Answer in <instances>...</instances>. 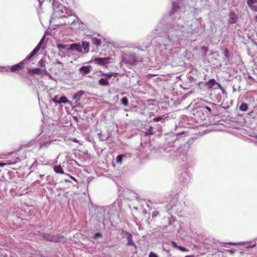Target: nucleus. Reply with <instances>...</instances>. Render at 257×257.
Returning a JSON list of instances; mask_svg holds the SVG:
<instances>
[{"label":"nucleus","instance_id":"obj_1","mask_svg":"<svg viewBox=\"0 0 257 257\" xmlns=\"http://www.w3.org/2000/svg\"><path fill=\"white\" fill-rule=\"evenodd\" d=\"M156 35L161 36L162 32L166 33L167 37L163 41L165 46H172L177 44L179 40L184 39L197 32V30L192 28V24L186 22L181 17L176 18L171 22L164 25L160 22L155 29Z\"/></svg>","mask_w":257,"mask_h":257},{"label":"nucleus","instance_id":"obj_2","mask_svg":"<svg viewBox=\"0 0 257 257\" xmlns=\"http://www.w3.org/2000/svg\"><path fill=\"white\" fill-rule=\"evenodd\" d=\"M23 62H21L16 65L12 66L11 67H0V72L6 71L8 72L11 71V72H16L20 70L22 68Z\"/></svg>","mask_w":257,"mask_h":257},{"label":"nucleus","instance_id":"obj_3","mask_svg":"<svg viewBox=\"0 0 257 257\" xmlns=\"http://www.w3.org/2000/svg\"><path fill=\"white\" fill-rule=\"evenodd\" d=\"M178 179L181 183L186 184L189 180V175L187 171H183L178 173Z\"/></svg>","mask_w":257,"mask_h":257},{"label":"nucleus","instance_id":"obj_4","mask_svg":"<svg viewBox=\"0 0 257 257\" xmlns=\"http://www.w3.org/2000/svg\"><path fill=\"white\" fill-rule=\"evenodd\" d=\"M123 237L125 238L127 240L126 245H133L135 248H137V245L135 244L133 241V237L132 234L128 232H124L123 234Z\"/></svg>","mask_w":257,"mask_h":257},{"label":"nucleus","instance_id":"obj_5","mask_svg":"<svg viewBox=\"0 0 257 257\" xmlns=\"http://www.w3.org/2000/svg\"><path fill=\"white\" fill-rule=\"evenodd\" d=\"M110 59V58L109 57L95 58L92 61L97 65L104 66L109 62Z\"/></svg>","mask_w":257,"mask_h":257},{"label":"nucleus","instance_id":"obj_6","mask_svg":"<svg viewBox=\"0 0 257 257\" xmlns=\"http://www.w3.org/2000/svg\"><path fill=\"white\" fill-rule=\"evenodd\" d=\"M53 8L54 12L56 13H58L59 16H60L61 14L64 13V8L61 4H58L57 2H53Z\"/></svg>","mask_w":257,"mask_h":257},{"label":"nucleus","instance_id":"obj_7","mask_svg":"<svg viewBox=\"0 0 257 257\" xmlns=\"http://www.w3.org/2000/svg\"><path fill=\"white\" fill-rule=\"evenodd\" d=\"M206 85L209 88L217 89L221 88V85L217 82L214 79H211L207 83Z\"/></svg>","mask_w":257,"mask_h":257},{"label":"nucleus","instance_id":"obj_8","mask_svg":"<svg viewBox=\"0 0 257 257\" xmlns=\"http://www.w3.org/2000/svg\"><path fill=\"white\" fill-rule=\"evenodd\" d=\"M71 51H77L81 53L83 52L81 45L77 43H72L69 44V52Z\"/></svg>","mask_w":257,"mask_h":257},{"label":"nucleus","instance_id":"obj_9","mask_svg":"<svg viewBox=\"0 0 257 257\" xmlns=\"http://www.w3.org/2000/svg\"><path fill=\"white\" fill-rule=\"evenodd\" d=\"M190 148V145L189 144H185L184 145L180 147L178 151L180 155L181 156L186 155L188 151Z\"/></svg>","mask_w":257,"mask_h":257},{"label":"nucleus","instance_id":"obj_10","mask_svg":"<svg viewBox=\"0 0 257 257\" xmlns=\"http://www.w3.org/2000/svg\"><path fill=\"white\" fill-rule=\"evenodd\" d=\"M247 4L251 10L257 12V0H247Z\"/></svg>","mask_w":257,"mask_h":257},{"label":"nucleus","instance_id":"obj_11","mask_svg":"<svg viewBox=\"0 0 257 257\" xmlns=\"http://www.w3.org/2000/svg\"><path fill=\"white\" fill-rule=\"evenodd\" d=\"M91 68L90 65L83 66L79 68V72L82 75L87 74L89 73Z\"/></svg>","mask_w":257,"mask_h":257},{"label":"nucleus","instance_id":"obj_12","mask_svg":"<svg viewBox=\"0 0 257 257\" xmlns=\"http://www.w3.org/2000/svg\"><path fill=\"white\" fill-rule=\"evenodd\" d=\"M96 218L98 222H102L104 220V211L101 209L96 214Z\"/></svg>","mask_w":257,"mask_h":257},{"label":"nucleus","instance_id":"obj_13","mask_svg":"<svg viewBox=\"0 0 257 257\" xmlns=\"http://www.w3.org/2000/svg\"><path fill=\"white\" fill-rule=\"evenodd\" d=\"M44 238L47 240L57 242L58 241V238L57 236L51 235L48 233H44L43 234Z\"/></svg>","mask_w":257,"mask_h":257},{"label":"nucleus","instance_id":"obj_14","mask_svg":"<svg viewBox=\"0 0 257 257\" xmlns=\"http://www.w3.org/2000/svg\"><path fill=\"white\" fill-rule=\"evenodd\" d=\"M40 48L41 47L37 45V46L32 51V52L28 56H27L25 60H29L32 57L34 56L38 53Z\"/></svg>","mask_w":257,"mask_h":257},{"label":"nucleus","instance_id":"obj_15","mask_svg":"<svg viewBox=\"0 0 257 257\" xmlns=\"http://www.w3.org/2000/svg\"><path fill=\"white\" fill-rule=\"evenodd\" d=\"M33 73L36 74H40L44 73L46 75L48 74V72L47 71L46 68L40 69V68H34L31 71Z\"/></svg>","mask_w":257,"mask_h":257},{"label":"nucleus","instance_id":"obj_16","mask_svg":"<svg viewBox=\"0 0 257 257\" xmlns=\"http://www.w3.org/2000/svg\"><path fill=\"white\" fill-rule=\"evenodd\" d=\"M124 60L127 63L133 64H134L136 62H137V58L135 55H130L128 56V58L124 59Z\"/></svg>","mask_w":257,"mask_h":257},{"label":"nucleus","instance_id":"obj_17","mask_svg":"<svg viewBox=\"0 0 257 257\" xmlns=\"http://www.w3.org/2000/svg\"><path fill=\"white\" fill-rule=\"evenodd\" d=\"M155 129L156 128L153 126H149L146 128V131L145 132V135L148 136L154 135L156 133Z\"/></svg>","mask_w":257,"mask_h":257},{"label":"nucleus","instance_id":"obj_18","mask_svg":"<svg viewBox=\"0 0 257 257\" xmlns=\"http://www.w3.org/2000/svg\"><path fill=\"white\" fill-rule=\"evenodd\" d=\"M82 49L83 48L84 50V54L87 53L88 52L89 50V43L85 42V41H82Z\"/></svg>","mask_w":257,"mask_h":257},{"label":"nucleus","instance_id":"obj_19","mask_svg":"<svg viewBox=\"0 0 257 257\" xmlns=\"http://www.w3.org/2000/svg\"><path fill=\"white\" fill-rule=\"evenodd\" d=\"M84 93V91L83 90H80L76 92L73 96V99L76 100V101L79 100L80 99V97Z\"/></svg>","mask_w":257,"mask_h":257},{"label":"nucleus","instance_id":"obj_20","mask_svg":"<svg viewBox=\"0 0 257 257\" xmlns=\"http://www.w3.org/2000/svg\"><path fill=\"white\" fill-rule=\"evenodd\" d=\"M207 103L208 104V105L205 106L204 108L206 109L210 114L213 113L212 108L214 107L216 104L212 102H207Z\"/></svg>","mask_w":257,"mask_h":257},{"label":"nucleus","instance_id":"obj_21","mask_svg":"<svg viewBox=\"0 0 257 257\" xmlns=\"http://www.w3.org/2000/svg\"><path fill=\"white\" fill-rule=\"evenodd\" d=\"M67 24L72 25L76 20L77 18L75 16L70 15L68 18Z\"/></svg>","mask_w":257,"mask_h":257},{"label":"nucleus","instance_id":"obj_22","mask_svg":"<svg viewBox=\"0 0 257 257\" xmlns=\"http://www.w3.org/2000/svg\"><path fill=\"white\" fill-rule=\"evenodd\" d=\"M180 9L179 6L178 4L173 2L172 4V9L171 11V14H175V12H177Z\"/></svg>","mask_w":257,"mask_h":257},{"label":"nucleus","instance_id":"obj_23","mask_svg":"<svg viewBox=\"0 0 257 257\" xmlns=\"http://www.w3.org/2000/svg\"><path fill=\"white\" fill-rule=\"evenodd\" d=\"M69 45H65V44H58L57 45V47L59 50L65 49V50H66V51L68 53H69Z\"/></svg>","mask_w":257,"mask_h":257},{"label":"nucleus","instance_id":"obj_24","mask_svg":"<svg viewBox=\"0 0 257 257\" xmlns=\"http://www.w3.org/2000/svg\"><path fill=\"white\" fill-rule=\"evenodd\" d=\"M54 171L56 173H59V174H64V172L63 170V169L61 167V166L60 165H58V166H55L54 167Z\"/></svg>","mask_w":257,"mask_h":257},{"label":"nucleus","instance_id":"obj_25","mask_svg":"<svg viewBox=\"0 0 257 257\" xmlns=\"http://www.w3.org/2000/svg\"><path fill=\"white\" fill-rule=\"evenodd\" d=\"M243 246H244L246 248H252L256 246V243L250 242H243L242 243Z\"/></svg>","mask_w":257,"mask_h":257},{"label":"nucleus","instance_id":"obj_26","mask_svg":"<svg viewBox=\"0 0 257 257\" xmlns=\"http://www.w3.org/2000/svg\"><path fill=\"white\" fill-rule=\"evenodd\" d=\"M98 83L102 86H108L109 85L107 79L105 78H100L99 80Z\"/></svg>","mask_w":257,"mask_h":257},{"label":"nucleus","instance_id":"obj_27","mask_svg":"<svg viewBox=\"0 0 257 257\" xmlns=\"http://www.w3.org/2000/svg\"><path fill=\"white\" fill-rule=\"evenodd\" d=\"M165 120V118L164 117V116H159L156 117H155L153 119V122H158L161 121L162 122H163Z\"/></svg>","mask_w":257,"mask_h":257},{"label":"nucleus","instance_id":"obj_28","mask_svg":"<svg viewBox=\"0 0 257 257\" xmlns=\"http://www.w3.org/2000/svg\"><path fill=\"white\" fill-rule=\"evenodd\" d=\"M92 41L93 42V44L97 47L98 46H100L101 43L100 39H97L96 38H93Z\"/></svg>","mask_w":257,"mask_h":257},{"label":"nucleus","instance_id":"obj_29","mask_svg":"<svg viewBox=\"0 0 257 257\" xmlns=\"http://www.w3.org/2000/svg\"><path fill=\"white\" fill-rule=\"evenodd\" d=\"M59 103H65L66 102H69V100L67 99V97L65 96H62L59 98Z\"/></svg>","mask_w":257,"mask_h":257},{"label":"nucleus","instance_id":"obj_30","mask_svg":"<svg viewBox=\"0 0 257 257\" xmlns=\"http://www.w3.org/2000/svg\"><path fill=\"white\" fill-rule=\"evenodd\" d=\"M248 106L246 103H242L239 106V109L242 111H245L247 110Z\"/></svg>","mask_w":257,"mask_h":257},{"label":"nucleus","instance_id":"obj_31","mask_svg":"<svg viewBox=\"0 0 257 257\" xmlns=\"http://www.w3.org/2000/svg\"><path fill=\"white\" fill-rule=\"evenodd\" d=\"M125 157V156L124 155H118L117 156L116 159V162H117V163L121 164L122 163V158H123V157Z\"/></svg>","mask_w":257,"mask_h":257},{"label":"nucleus","instance_id":"obj_32","mask_svg":"<svg viewBox=\"0 0 257 257\" xmlns=\"http://www.w3.org/2000/svg\"><path fill=\"white\" fill-rule=\"evenodd\" d=\"M39 65L42 68V69L46 68V62L45 61L42 59L38 62Z\"/></svg>","mask_w":257,"mask_h":257},{"label":"nucleus","instance_id":"obj_33","mask_svg":"<svg viewBox=\"0 0 257 257\" xmlns=\"http://www.w3.org/2000/svg\"><path fill=\"white\" fill-rule=\"evenodd\" d=\"M115 73H103L102 75L106 77L105 79H107V80L109 78L113 76H114Z\"/></svg>","mask_w":257,"mask_h":257},{"label":"nucleus","instance_id":"obj_34","mask_svg":"<svg viewBox=\"0 0 257 257\" xmlns=\"http://www.w3.org/2000/svg\"><path fill=\"white\" fill-rule=\"evenodd\" d=\"M121 103L124 105L127 106L128 104V99L126 97H123L121 99Z\"/></svg>","mask_w":257,"mask_h":257},{"label":"nucleus","instance_id":"obj_35","mask_svg":"<svg viewBox=\"0 0 257 257\" xmlns=\"http://www.w3.org/2000/svg\"><path fill=\"white\" fill-rule=\"evenodd\" d=\"M46 181H47L48 184H52L53 181V177L50 175H48L46 177Z\"/></svg>","mask_w":257,"mask_h":257},{"label":"nucleus","instance_id":"obj_36","mask_svg":"<svg viewBox=\"0 0 257 257\" xmlns=\"http://www.w3.org/2000/svg\"><path fill=\"white\" fill-rule=\"evenodd\" d=\"M149 257H159V256L155 252L151 251L149 255Z\"/></svg>","mask_w":257,"mask_h":257},{"label":"nucleus","instance_id":"obj_37","mask_svg":"<svg viewBox=\"0 0 257 257\" xmlns=\"http://www.w3.org/2000/svg\"><path fill=\"white\" fill-rule=\"evenodd\" d=\"M102 236L101 233L99 232H97L94 234V239H97L99 237H101Z\"/></svg>","mask_w":257,"mask_h":257},{"label":"nucleus","instance_id":"obj_38","mask_svg":"<svg viewBox=\"0 0 257 257\" xmlns=\"http://www.w3.org/2000/svg\"><path fill=\"white\" fill-rule=\"evenodd\" d=\"M178 249L182 251H188V250L183 246H179Z\"/></svg>","mask_w":257,"mask_h":257},{"label":"nucleus","instance_id":"obj_39","mask_svg":"<svg viewBox=\"0 0 257 257\" xmlns=\"http://www.w3.org/2000/svg\"><path fill=\"white\" fill-rule=\"evenodd\" d=\"M59 97L57 96H55V97L53 99V101L55 102V103H59Z\"/></svg>","mask_w":257,"mask_h":257},{"label":"nucleus","instance_id":"obj_40","mask_svg":"<svg viewBox=\"0 0 257 257\" xmlns=\"http://www.w3.org/2000/svg\"><path fill=\"white\" fill-rule=\"evenodd\" d=\"M171 244H172V245L173 246V247H174L175 248H178L179 246L177 245V243L175 242V241H171Z\"/></svg>","mask_w":257,"mask_h":257},{"label":"nucleus","instance_id":"obj_41","mask_svg":"<svg viewBox=\"0 0 257 257\" xmlns=\"http://www.w3.org/2000/svg\"><path fill=\"white\" fill-rule=\"evenodd\" d=\"M224 55L226 57H228L229 55V51L227 49H225L224 52Z\"/></svg>","mask_w":257,"mask_h":257},{"label":"nucleus","instance_id":"obj_42","mask_svg":"<svg viewBox=\"0 0 257 257\" xmlns=\"http://www.w3.org/2000/svg\"><path fill=\"white\" fill-rule=\"evenodd\" d=\"M201 50L205 52V53H206L207 51L208 50V48L206 47L202 46L201 47Z\"/></svg>","mask_w":257,"mask_h":257},{"label":"nucleus","instance_id":"obj_43","mask_svg":"<svg viewBox=\"0 0 257 257\" xmlns=\"http://www.w3.org/2000/svg\"><path fill=\"white\" fill-rule=\"evenodd\" d=\"M44 39V37H43L42 38V39L40 40V41L39 42V43L38 44V45H39L41 47L42 43H43Z\"/></svg>","mask_w":257,"mask_h":257},{"label":"nucleus","instance_id":"obj_44","mask_svg":"<svg viewBox=\"0 0 257 257\" xmlns=\"http://www.w3.org/2000/svg\"><path fill=\"white\" fill-rule=\"evenodd\" d=\"M170 208H173L174 207H175V204H172V205H170L169 206H168V208H169L170 207Z\"/></svg>","mask_w":257,"mask_h":257},{"label":"nucleus","instance_id":"obj_45","mask_svg":"<svg viewBox=\"0 0 257 257\" xmlns=\"http://www.w3.org/2000/svg\"><path fill=\"white\" fill-rule=\"evenodd\" d=\"M233 16H234V14L233 13L231 14H230V18L232 19H232H234L233 18V17H232Z\"/></svg>","mask_w":257,"mask_h":257},{"label":"nucleus","instance_id":"obj_46","mask_svg":"<svg viewBox=\"0 0 257 257\" xmlns=\"http://www.w3.org/2000/svg\"><path fill=\"white\" fill-rule=\"evenodd\" d=\"M164 151L167 152H170L171 153L172 151V150L171 149H170L169 150H167V149H165L164 150Z\"/></svg>","mask_w":257,"mask_h":257},{"label":"nucleus","instance_id":"obj_47","mask_svg":"<svg viewBox=\"0 0 257 257\" xmlns=\"http://www.w3.org/2000/svg\"><path fill=\"white\" fill-rule=\"evenodd\" d=\"M40 183V181L39 180H37L36 181H35L34 183H37V184H39Z\"/></svg>","mask_w":257,"mask_h":257},{"label":"nucleus","instance_id":"obj_48","mask_svg":"<svg viewBox=\"0 0 257 257\" xmlns=\"http://www.w3.org/2000/svg\"><path fill=\"white\" fill-rule=\"evenodd\" d=\"M177 200V198H174L173 200V203H174L175 202L176 203Z\"/></svg>","mask_w":257,"mask_h":257},{"label":"nucleus","instance_id":"obj_49","mask_svg":"<svg viewBox=\"0 0 257 257\" xmlns=\"http://www.w3.org/2000/svg\"><path fill=\"white\" fill-rule=\"evenodd\" d=\"M185 257H195V256L193 255H186Z\"/></svg>","mask_w":257,"mask_h":257},{"label":"nucleus","instance_id":"obj_50","mask_svg":"<svg viewBox=\"0 0 257 257\" xmlns=\"http://www.w3.org/2000/svg\"><path fill=\"white\" fill-rule=\"evenodd\" d=\"M235 19H232V20L231 21H230V23H235Z\"/></svg>","mask_w":257,"mask_h":257},{"label":"nucleus","instance_id":"obj_51","mask_svg":"<svg viewBox=\"0 0 257 257\" xmlns=\"http://www.w3.org/2000/svg\"><path fill=\"white\" fill-rule=\"evenodd\" d=\"M5 165V164L0 163V166H1V167H3V166H4Z\"/></svg>","mask_w":257,"mask_h":257},{"label":"nucleus","instance_id":"obj_52","mask_svg":"<svg viewBox=\"0 0 257 257\" xmlns=\"http://www.w3.org/2000/svg\"><path fill=\"white\" fill-rule=\"evenodd\" d=\"M71 178L73 180L75 181L76 182L77 181H76V180L75 179V178H74L73 177L71 176Z\"/></svg>","mask_w":257,"mask_h":257},{"label":"nucleus","instance_id":"obj_53","mask_svg":"<svg viewBox=\"0 0 257 257\" xmlns=\"http://www.w3.org/2000/svg\"><path fill=\"white\" fill-rule=\"evenodd\" d=\"M44 175H40L39 177L40 178H42Z\"/></svg>","mask_w":257,"mask_h":257},{"label":"nucleus","instance_id":"obj_54","mask_svg":"<svg viewBox=\"0 0 257 257\" xmlns=\"http://www.w3.org/2000/svg\"><path fill=\"white\" fill-rule=\"evenodd\" d=\"M57 63L58 64H61V62L59 61H57Z\"/></svg>","mask_w":257,"mask_h":257},{"label":"nucleus","instance_id":"obj_55","mask_svg":"<svg viewBox=\"0 0 257 257\" xmlns=\"http://www.w3.org/2000/svg\"><path fill=\"white\" fill-rule=\"evenodd\" d=\"M230 244H235L236 243H230Z\"/></svg>","mask_w":257,"mask_h":257},{"label":"nucleus","instance_id":"obj_56","mask_svg":"<svg viewBox=\"0 0 257 257\" xmlns=\"http://www.w3.org/2000/svg\"><path fill=\"white\" fill-rule=\"evenodd\" d=\"M255 20H256V21L257 22V16L255 17Z\"/></svg>","mask_w":257,"mask_h":257},{"label":"nucleus","instance_id":"obj_57","mask_svg":"<svg viewBox=\"0 0 257 257\" xmlns=\"http://www.w3.org/2000/svg\"><path fill=\"white\" fill-rule=\"evenodd\" d=\"M139 49H141V50H144L143 49H141L140 48H139Z\"/></svg>","mask_w":257,"mask_h":257}]
</instances>
